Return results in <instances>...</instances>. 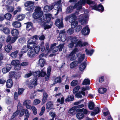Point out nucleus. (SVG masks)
<instances>
[{"label": "nucleus", "instance_id": "54", "mask_svg": "<svg viewBox=\"0 0 120 120\" xmlns=\"http://www.w3.org/2000/svg\"><path fill=\"white\" fill-rule=\"evenodd\" d=\"M4 56L2 54L0 53V66H1L3 64V62L2 60H3Z\"/></svg>", "mask_w": 120, "mask_h": 120}, {"label": "nucleus", "instance_id": "38", "mask_svg": "<svg viewBox=\"0 0 120 120\" xmlns=\"http://www.w3.org/2000/svg\"><path fill=\"white\" fill-rule=\"evenodd\" d=\"M11 68L10 67H4L3 68L2 71L4 74H5L8 72L10 70Z\"/></svg>", "mask_w": 120, "mask_h": 120}, {"label": "nucleus", "instance_id": "40", "mask_svg": "<svg viewBox=\"0 0 120 120\" xmlns=\"http://www.w3.org/2000/svg\"><path fill=\"white\" fill-rule=\"evenodd\" d=\"M90 80L88 79H85L82 83L83 85H90Z\"/></svg>", "mask_w": 120, "mask_h": 120}, {"label": "nucleus", "instance_id": "60", "mask_svg": "<svg viewBox=\"0 0 120 120\" xmlns=\"http://www.w3.org/2000/svg\"><path fill=\"white\" fill-rule=\"evenodd\" d=\"M25 114L26 116V118H28L30 116V114L29 113V111L27 109H26L25 110Z\"/></svg>", "mask_w": 120, "mask_h": 120}, {"label": "nucleus", "instance_id": "52", "mask_svg": "<svg viewBox=\"0 0 120 120\" xmlns=\"http://www.w3.org/2000/svg\"><path fill=\"white\" fill-rule=\"evenodd\" d=\"M75 27L76 31L77 32L80 31L82 28V26L80 25H77Z\"/></svg>", "mask_w": 120, "mask_h": 120}, {"label": "nucleus", "instance_id": "50", "mask_svg": "<svg viewBox=\"0 0 120 120\" xmlns=\"http://www.w3.org/2000/svg\"><path fill=\"white\" fill-rule=\"evenodd\" d=\"M26 40L25 38H21L18 39V41L21 43H25Z\"/></svg>", "mask_w": 120, "mask_h": 120}, {"label": "nucleus", "instance_id": "26", "mask_svg": "<svg viewBox=\"0 0 120 120\" xmlns=\"http://www.w3.org/2000/svg\"><path fill=\"white\" fill-rule=\"evenodd\" d=\"M61 79V78L60 76L57 77L55 79L52 85H53L57 83H61L62 81V80Z\"/></svg>", "mask_w": 120, "mask_h": 120}, {"label": "nucleus", "instance_id": "14", "mask_svg": "<svg viewBox=\"0 0 120 120\" xmlns=\"http://www.w3.org/2000/svg\"><path fill=\"white\" fill-rule=\"evenodd\" d=\"M42 101L41 102V105L44 104L46 102L48 98V94L45 92L43 93L42 96Z\"/></svg>", "mask_w": 120, "mask_h": 120}, {"label": "nucleus", "instance_id": "32", "mask_svg": "<svg viewBox=\"0 0 120 120\" xmlns=\"http://www.w3.org/2000/svg\"><path fill=\"white\" fill-rule=\"evenodd\" d=\"M19 53V51L16 50L11 53L10 54V55L12 57L14 58H16L17 56V55H18Z\"/></svg>", "mask_w": 120, "mask_h": 120}, {"label": "nucleus", "instance_id": "21", "mask_svg": "<svg viewBox=\"0 0 120 120\" xmlns=\"http://www.w3.org/2000/svg\"><path fill=\"white\" fill-rule=\"evenodd\" d=\"M37 80L35 79H34L29 83V86L30 87V88H32L34 86H37Z\"/></svg>", "mask_w": 120, "mask_h": 120}, {"label": "nucleus", "instance_id": "20", "mask_svg": "<svg viewBox=\"0 0 120 120\" xmlns=\"http://www.w3.org/2000/svg\"><path fill=\"white\" fill-rule=\"evenodd\" d=\"M11 34L14 37H17V39L18 38V36L19 34V31L17 30L16 29H13L11 31Z\"/></svg>", "mask_w": 120, "mask_h": 120}, {"label": "nucleus", "instance_id": "49", "mask_svg": "<svg viewBox=\"0 0 120 120\" xmlns=\"http://www.w3.org/2000/svg\"><path fill=\"white\" fill-rule=\"evenodd\" d=\"M21 10V8L19 7L17 8V10L13 12V14L14 15L16 14L18 12H20Z\"/></svg>", "mask_w": 120, "mask_h": 120}, {"label": "nucleus", "instance_id": "7", "mask_svg": "<svg viewBox=\"0 0 120 120\" xmlns=\"http://www.w3.org/2000/svg\"><path fill=\"white\" fill-rule=\"evenodd\" d=\"M22 108V106L21 105H19V103L17 106V110L13 114L11 117V120H13L15 117L17 116L19 114L20 112V109Z\"/></svg>", "mask_w": 120, "mask_h": 120}, {"label": "nucleus", "instance_id": "19", "mask_svg": "<svg viewBox=\"0 0 120 120\" xmlns=\"http://www.w3.org/2000/svg\"><path fill=\"white\" fill-rule=\"evenodd\" d=\"M53 106V104L52 102L51 101L48 102L46 105V109L49 110L52 109Z\"/></svg>", "mask_w": 120, "mask_h": 120}, {"label": "nucleus", "instance_id": "5", "mask_svg": "<svg viewBox=\"0 0 120 120\" xmlns=\"http://www.w3.org/2000/svg\"><path fill=\"white\" fill-rule=\"evenodd\" d=\"M91 7L94 10L101 12H102L104 11V7L101 3L98 5L97 4H96L92 6Z\"/></svg>", "mask_w": 120, "mask_h": 120}, {"label": "nucleus", "instance_id": "23", "mask_svg": "<svg viewBox=\"0 0 120 120\" xmlns=\"http://www.w3.org/2000/svg\"><path fill=\"white\" fill-rule=\"evenodd\" d=\"M77 109V106H74L70 109L68 111V112L73 115L76 114L75 111Z\"/></svg>", "mask_w": 120, "mask_h": 120}, {"label": "nucleus", "instance_id": "33", "mask_svg": "<svg viewBox=\"0 0 120 120\" xmlns=\"http://www.w3.org/2000/svg\"><path fill=\"white\" fill-rule=\"evenodd\" d=\"M88 107L90 110L93 109L94 107L95 104L94 102L91 101L89 102L88 105Z\"/></svg>", "mask_w": 120, "mask_h": 120}, {"label": "nucleus", "instance_id": "11", "mask_svg": "<svg viewBox=\"0 0 120 120\" xmlns=\"http://www.w3.org/2000/svg\"><path fill=\"white\" fill-rule=\"evenodd\" d=\"M52 15L50 14H46L43 15V19L46 22L50 21Z\"/></svg>", "mask_w": 120, "mask_h": 120}, {"label": "nucleus", "instance_id": "1", "mask_svg": "<svg viewBox=\"0 0 120 120\" xmlns=\"http://www.w3.org/2000/svg\"><path fill=\"white\" fill-rule=\"evenodd\" d=\"M34 2L30 1H27L25 3L24 6L25 7H27L25 8V10L29 11L26 13V15L27 16L30 15L31 14L33 11L35 7L34 4Z\"/></svg>", "mask_w": 120, "mask_h": 120}, {"label": "nucleus", "instance_id": "6", "mask_svg": "<svg viewBox=\"0 0 120 120\" xmlns=\"http://www.w3.org/2000/svg\"><path fill=\"white\" fill-rule=\"evenodd\" d=\"M79 19L81 25H84L86 24L87 17L84 14L80 15L79 16Z\"/></svg>", "mask_w": 120, "mask_h": 120}, {"label": "nucleus", "instance_id": "46", "mask_svg": "<svg viewBox=\"0 0 120 120\" xmlns=\"http://www.w3.org/2000/svg\"><path fill=\"white\" fill-rule=\"evenodd\" d=\"M46 75V72L43 70H41V72L40 71L39 75L38 77H44Z\"/></svg>", "mask_w": 120, "mask_h": 120}, {"label": "nucleus", "instance_id": "51", "mask_svg": "<svg viewBox=\"0 0 120 120\" xmlns=\"http://www.w3.org/2000/svg\"><path fill=\"white\" fill-rule=\"evenodd\" d=\"M31 109L33 110L34 114L36 115L37 114V109L36 107L34 106H32L31 107Z\"/></svg>", "mask_w": 120, "mask_h": 120}, {"label": "nucleus", "instance_id": "34", "mask_svg": "<svg viewBox=\"0 0 120 120\" xmlns=\"http://www.w3.org/2000/svg\"><path fill=\"white\" fill-rule=\"evenodd\" d=\"M39 63L40 66L41 67H43L45 62V60L42 58H40L39 60Z\"/></svg>", "mask_w": 120, "mask_h": 120}, {"label": "nucleus", "instance_id": "31", "mask_svg": "<svg viewBox=\"0 0 120 120\" xmlns=\"http://www.w3.org/2000/svg\"><path fill=\"white\" fill-rule=\"evenodd\" d=\"M25 18V16L23 14H19L15 18L19 21L23 20Z\"/></svg>", "mask_w": 120, "mask_h": 120}, {"label": "nucleus", "instance_id": "25", "mask_svg": "<svg viewBox=\"0 0 120 120\" xmlns=\"http://www.w3.org/2000/svg\"><path fill=\"white\" fill-rule=\"evenodd\" d=\"M79 64L77 60H75L71 63L70 65V67L71 68H73L78 65Z\"/></svg>", "mask_w": 120, "mask_h": 120}, {"label": "nucleus", "instance_id": "63", "mask_svg": "<svg viewBox=\"0 0 120 120\" xmlns=\"http://www.w3.org/2000/svg\"><path fill=\"white\" fill-rule=\"evenodd\" d=\"M64 44H60L58 46L59 47V51H62L63 48L64 46Z\"/></svg>", "mask_w": 120, "mask_h": 120}, {"label": "nucleus", "instance_id": "44", "mask_svg": "<svg viewBox=\"0 0 120 120\" xmlns=\"http://www.w3.org/2000/svg\"><path fill=\"white\" fill-rule=\"evenodd\" d=\"M80 88V87L79 86H77L75 87L73 89V93L75 94L79 90Z\"/></svg>", "mask_w": 120, "mask_h": 120}, {"label": "nucleus", "instance_id": "10", "mask_svg": "<svg viewBox=\"0 0 120 120\" xmlns=\"http://www.w3.org/2000/svg\"><path fill=\"white\" fill-rule=\"evenodd\" d=\"M90 32V30L89 27L87 26L84 27L81 30L82 34L85 36L88 34Z\"/></svg>", "mask_w": 120, "mask_h": 120}, {"label": "nucleus", "instance_id": "57", "mask_svg": "<svg viewBox=\"0 0 120 120\" xmlns=\"http://www.w3.org/2000/svg\"><path fill=\"white\" fill-rule=\"evenodd\" d=\"M67 32L68 34L71 35L74 32V30L72 28H69L67 31Z\"/></svg>", "mask_w": 120, "mask_h": 120}, {"label": "nucleus", "instance_id": "36", "mask_svg": "<svg viewBox=\"0 0 120 120\" xmlns=\"http://www.w3.org/2000/svg\"><path fill=\"white\" fill-rule=\"evenodd\" d=\"M85 51L87 55H90V56H91L94 53V49H91L90 50H89L87 49H86Z\"/></svg>", "mask_w": 120, "mask_h": 120}, {"label": "nucleus", "instance_id": "13", "mask_svg": "<svg viewBox=\"0 0 120 120\" xmlns=\"http://www.w3.org/2000/svg\"><path fill=\"white\" fill-rule=\"evenodd\" d=\"M76 19L77 17L76 16L75 18H74L71 20V28L72 29L75 28L78 25V22L76 21Z\"/></svg>", "mask_w": 120, "mask_h": 120}, {"label": "nucleus", "instance_id": "48", "mask_svg": "<svg viewBox=\"0 0 120 120\" xmlns=\"http://www.w3.org/2000/svg\"><path fill=\"white\" fill-rule=\"evenodd\" d=\"M3 31L5 34H8L10 32L9 29L7 27H5Z\"/></svg>", "mask_w": 120, "mask_h": 120}, {"label": "nucleus", "instance_id": "64", "mask_svg": "<svg viewBox=\"0 0 120 120\" xmlns=\"http://www.w3.org/2000/svg\"><path fill=\"white\" fill-rule=\"evenodd\" d=\"M94 111L95 112H96V113H97L98 114L100 111V108L98 107H95L94 109Z\"/></svg>", "mask_w": 120, "mask_h": 120}, {"label": "nucleus", "instance_id": "2", "mask_svg": "<svg viewBox=\"0 0 120 120\" xmlns=\"http://www.w3.org/2000/svg\"><path fill=\"white\" fill-rule=\"evenodd\" d=\"M33 48L29 50L27 53V55L29 57H34L36 54H38L40 50V47L39 46H34L33 45Z\"/></svg>", "mask_w": 120, "mask_h": 120}, {"label": "nucleus", "instance_id": "4", "mask_svg": "<svg viewBox=\"0 0 120 120\" xmlns=\"http://www.w3.org/2000/svg\"><path fill=\"white\" fill-rule=\"evenodd\" d=\"M68 41L70 40L71 42L68 44V46L70 48H72L74 45L78 41L77 38L75 36H70L68 37L67 38Z\"/></svg>", "mask_w": 120, "mask_h": 120}, {"label": "nucleus", "instance_id": "28", "mask_svg": "<svg viewBox=\"0 0 120 120\" xmlns=\"http://www.w3.org/2000/svg\"><path fill=\"white\" fill-rule=\"evenodd\" d=\"M12 49V46L10 44H8L7 45H6L4 48L5 50L7 52H10Z\"/></svg>", "mask_w": 120, "mask_h": 120}, {"label": "nucleus", "instance_id": "56", "mask_svg": "<svg viewBox=\"0 0 120 120\" xmlns=\"http://www.w3.org/2000/svg\"><path fill=\"white\" fill-rule=\"evenodd\" d=\"M19 60H13L11 62V64L12 65L15 66L19 64Z\"/></svg>", "mask_w": 120, "mask_h": 120}, {"label": "nucleus", "instance_id": "27", "mask_svg": "<svg viewBox=\"0 0 120 120\" xmlns=\"http://www.w3.org/2000/svg\"><path fill=\"white\" fill-rule=\"evenodd\" d=\"M86 66V63L85 62H84L79 65V69L80 71H82L84 70Z\"/></svg>", "mask_w": 120, "mask_h": 120}, {"label": "nucleus", "instance_id": "47", "mask_svg": "<svg viewBox=\"0 0 120 120\" xmlns=\"http://www.w3.org/2000/svg\"><path fill=\"white\" fill-rule=\"evenodd\" d=\"M50 11L49 6L46 5L44 7V11L46 12H48Z\"/></svg>", "mask_w": 120, "mask_h": 120}, {"label": "nucleus", "instance_id": "61", "mask_svg": "<svg viewBox=\"0 0 120 120\" xmlns=\"http://www.w3.org/2000/svg\"><path fill=\"white\" fill-rule=\"evenodd\" d=\"M41 102V101L39 99H36L34 101V105H37L39 103Z\"/></svg>", "mask_w": 120, "mask_h": 120}, {"label": "nucleus", "instance_id": "58", "mask_svg": "<svg viewBox=\"0 0 120 120\" xmlns=\"http://www.w3.org/2000/svg\"><path fill=\"white\" fill-rule=\"evenodd\" d=\"M74 9L73 6H70L68 8L67 11L69 12H71Z\"/></svg>", "mask_w": 120, "mask_h": 120}, {"label": "nucleus", "instance_id": "29", "mask_svg": "<svg viewBox=\"0 0 120 120\" xmlns=\"http://www.w3.org/2000/svg\"><path fill=\"white\" fill-rule=\"evenodd\" d=\"M13 26L16 28H19L21 26V23L18 21H15L12 23Z\"/></svg>", "mask_w": 120, "mask_h": 120}, {"label": "nucleus", "instance_id": "8", "mask_svg": "<svg viewBox=\"0 0 120 120\" xmlns=\"http://www.w3.org/2000/svg\"><path fill=\"white\" fill-rule=\"evenodd\" d=\"M17 39V37L11 38L10 35H8L6 38V41L7 43L9 42L10 44H12L14 43Z\"/></svg>", "mask_w": 120, "mask_h": 120}, {"label": "nucleus", "instance_id": "9", "mask_svg": "<svg viewBox=\"0 0 120 120\" xmlns=\"http://www.w3.org/2000/svg\"><path fill=\"white\" fill-rule=\"evenodd\" d=\"M40 19L41 20L40 22L41 25L42 26L44 27V29L45 30L49 29L51 28L52 24H50V25H48L47 24V23H46L45 22L42 21L41 18H40Z\"/></svg>", "mask_w": 120, "mask_h": 120}, {"label": "nucleus", "instance_id": "45", "mask_svg": "<svg viewBox=\"0 0 120 120\" xmlns=\"http://www.w3.org/2000/svg\"><path fill=\"white\" fill-rule=\"evenodd\" d=\"M25 90V89L23 88H19L18 90V93L19 95L22 94Z\"/></svg>", "mask_w": 120, "mask_h": 120}, {"label": "nucleus", "instance_id": "55", "mask_svg": "<svg viewBox=\"0 0 120 120\" xmlns=\"http://www.w3.org/2000/svg\"><path fill=\"white\" fill-rule=\"evenodd\" d=\"M21 68V65L19 64L15 66L14 67V69L15 70H19Z\"/></svg>", "mask_w": 120, "mask_h": 120}, {"label": "nucleus", "instance_id": "3", "mask_svg": "<svg viewBox=\"0 0 120 120\" xmlns=\"http://www.w3.org/2000/svg\"><path fill=\"white\" fill-rule=\"evenodd\" d=\"M43 15V12L40 7L36 6L34 12L33 14V16L34 19H37L41 17Z\"/></svg>", "mask_w": 120, "mask_h": 120}, {"label": "nucleus", "instance_id": "43", "mask_svg": "<svg viewBox=\"0 0 120 120\" xmlns=\"http://www.w3.org/2000/svg\"><path fill=\"white\" fill-rule=\"evenodd\" d=\"M78 83V81L76 80H73L71 83V85L72 86H76Z\"/></svg>", "mask_w": 120, "mask_h": 120}, {"label": "nucleus", "instance_id": "17", "mask_svg": "<svg viewBox=\"0 0 120 120\" xmlns=\"http://www.w3.org/2000/svg\"><path fill=\"white\" fill-rule=\"evenodd\" d=\"M38 36L37 35H35L32 37V39L34 38V40L33 41H30V40L28 41V44L29 45L33 44V45L34 46H37V44L36 43V41L38 39Z\"/></svg>", "mask_w": 120, "mask_h": 120}, {"label": "nucleus", "instance_id": "41", "mask_svg": "<svg viewBox=\"0 0 120 120\" xmlns=\"http://www.w3.org/2000/svg\"><path fill=\"white\" fill-rule=\"evenodd\" d=\"M4 17L6 20H10L12 17V15L9 13H7L4 15Z\"/></svg>", "mask_w": 120, "mask_h": 120}, {"label": "nucleus", "instance_id": "39", "mask_svg": "<svg viewBox=\"0 0 120 120\" xmlns=\"http://www.w3.org/2000/svg\"><path fill=\"white\" fill-rule=\"evenodd\" d=\"M85 57V54H83L81 55L80 57L78 58L77 62L78 64L81 63L84 59Z\"/></svg>", "mask_w": 120, "mask_h": 120}, {"label": "nucleus", "instance_id": "22", "mask_svg": "<svg viewBox=\"0 0 120 120\" xmlns=\"http://www.w3.org/2000/svg\"><path fill=\"white\" fill-rule=\"evenodd\" d=\"M24 24H26V29L27 31H29L32 28L33 24L31 22H28L24 23Z\"/></svg>", "mask_w": 120, "mask_h": 120}, {"label": "nucleus", "instance_id": "62", "mask_svg": "<svg viewBox=\"0 0 120 120\" xmlns=\"http://www.w3.org/2000/svg\"><path fill=\"white\" fill-rule=\"evenodd\" d=\"M8 11L9 12H12L14 10V7H8L7 8Z\"/></svg>", "mask_w": 120, "mask_h": 120}, {"label": "nucleus", "instance_id": "53", "mask_svg": "<svg viewBox=\"0 0 120 120\" xmlns=\"http://www.w3.org/2000/svg\"><path fill=\"white\" fill-rule=\"evenodd\" d=\"M40 71H36L35 72H32V75L35 77H37L39 75Z\"/></svg>", "mask_w": 120, "mask_h": 120}, {"label": "nucleus", "instance_id": "16", "mask_svg": "<svg viewBox=\"0 0 120 120\" xmlns=\"http://www.w3.org/2000/svg\"><path fill=\"white\" fill-rule=\"evenodd\" d=\"M55 25L56 26L58 27L59 28H62L63 27V24L61 22V20L59 19H57L55 22Z\"/></svg>", "mask_w": 120, "mask_h": 120}, {"label": "nucleus", "instance_id": "15", "mask_svg": "<svg viewBox=\"0 0 120 120\" xmlns=\"http://www.w3.org/2000/svg\"><path fill=\"white\" fill-rule=\"evenodd\" d=\"M71 53H70L69 54L66 55V57L68 60H70L71 61H73L76 59L75 55Z\"/></svg>", "mask_w": 120, "mask_h": 120}, {"label": "nucleus", "instance_id": "37", "mask_svg": "<svg viewBox=\"0 0 120 120\" xmlns=\"http://www.w3.org/2000/svg\"><path fill=\"white\" fill-rule=\"evenodd\" d=\"M84 116V113L82 112H79L76 114V117L77 118L79 119H83Z\"/></svg>", "mask_w": 120, "mask_h": 120}, {"label": "nucleus", "instance_id": "59", "mask_svg": "<svg viewBox=\"0 0 120 120\" xmlns=\"http://www.w3.org/2000/svg\"><path fill=\"white\" fill-rule=\"evenodd\" d=\"M75 97L77 98H81L82 97V96L81 93L79 92L78 93H76L75 95Z\"/></svg>", "mask_w": 120, "mask_h": 120}, {"label": "nucleus", "instance_id": "12", "mask_svg": "<svg viewBox=\"0 0 120 120\" xmlns=\"http://www.w3.org/2000/svg\"><path fill=\"white\" fill-rule=\"evenodd\" d=\"M28 51V48L26 47V45H25L23 46L21 50V53H19V57L20 58L22 57L23 56V54L26 53Z\"/></svg>", "mask_w": 120, "mask_h": 120}, {"label": "nucleus", "instance_id": "24", "mask_svg": "<svg viewBox=\"0 0 120 120\" xmlns=\"http://www.w3.org/2000/svg\"><path fill=\"white\" fill-rule=\"evenodd\" d=\"M31 103V101L30 100H26L24 101L23 102V105H26V108L27 109H30L31 106L28 104Z\"/></svg>", "mask_w": 120, "mask_h": 120}, {"label": "nucleus", "instance_id": "30", "mask_svg": "<svg viewBox=\"0 0 120 120\" xmlns=\"http://www.w3.org/2000/svg\"><path fill=\"white\" fill-rule=\"evenodd\" d=\"M76 15L75 14H73L71 15L66 17L65 18V20L66 21H68L69 19L72 20L74 18H75Z\"/></svg>", "mask_w": 120, "mask_h": 120}, {"label": "nucleus", "instance_id": "18", "mask_svg": "<svg viewBox=\"0 0 120 120\" xmlns=\"http://www.w3.org/2000/svg\"><path fill=\"white\" fill-rule=\"evenodd\" d=\"M13 85L12 80L11 79H10L7 80L6 86L8 88H11Z\"/></svg>", "mask_w": 120, "mask_h": 120}, {"label": "nucleus", "instance_id": "35", "mask_svg": "<svg viewBox=\"0 0 120 120\" xmlns=\"http://www.w3.org/2000/svg\"><path fill=\"white\" fill-rule=\"evenodd\" d=\"M107 90V89L106 88H100L98 89V91L99 93L102 94L105 93Z\"/></svg>", "mask_w": 120, "mask_h": 120}, {"label": "nucleus", "instance_id": "42", "mask_svg": "<svg viewBox=\"0 0 120 120\" xmlns=\"http://www.w3.org/2000/svg\"><path fill=\"white\" fill-rule=\"evenodd\" d=\"M62 1L61 0H59L57 2H55L54 3V6H55V8H57V7L60 6L61 3Z\"/></svg>", "mask_w": 120, "mask_h": 120}]
</instances>
